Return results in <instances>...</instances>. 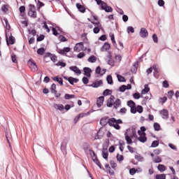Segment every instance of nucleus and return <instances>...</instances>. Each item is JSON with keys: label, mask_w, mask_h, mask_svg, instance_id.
Segmentation results:
<instances>
[{"label": "nucleus", "mask_w": 179, "mask_h": 179, "mask_svg": "<svg viewBox=\"0 0 179 179\" xmlns=\"http://www.w3.org/2000/svg\"><path fill=\"white\" fill-rule=\"evenodd\" d=\"M155 179H166V176L164 174H158L155 176Z\"/></svg>", "instance_id": "45"}, {"label": "nucleus", "mask_w": 179, "mask_h": 179, "mask_svg": "<svg viewBox=\"0 0 179 179\" xmlns=\"http://www.w3.org/2000/svg\"><path fill=\"white\" fill-rule=\"evenodd\" d=\"M44 52H45V49L44 48H41L37 50V54H38V55H44Z\"/></svg>", "instance_id": "32"}, {"label": "nucleus", "mask_w": 179, "mask_h": 179, "mask_svg": "<svg viewBox=\"0 0 179 179\" xmlns=\"http://www.w3.org/2000/svg\"><path fill=\"white\" fill-rule=\"evenodd\" d=\"M71 52V48L66 47L64 48L63 49L59 50L58 52L59 54H61V55H64V54H66V52Z\"/></svg>", "instance_id": "16"}, {"label": "nucleus", "mask_w": 179, "mask_h": 179, "mask_svg": "<svg viewBox=\"0 0 179 179\" xmlns=\"http://www.w3.org/2000/svg\"><path fill=\"white\" fill-rule=\"evenodd\" d=\"M124 136H125V140H126L127 145L132 144L133 138L130 136H129L128 133H124Z\"/></svg>", "instance_id": "23"}, {"label": "nucleus", "mask_w": 179, "mask_h": 179, "mask_svg": "<svg viewBox=\"0 0 179 179\" xmlns=\"http://www.w3.org/2000/svg\"><path fill=\"white\" fill-rule=\"evenodd\" d=\"M107 62H108V65H110V66H114V65H115V62L113 59V58L108 59Z\"/></svg>", "instance_id": "47"}, {"label": "nucleus", "mask_w": 179, "mask_h": 179, "mask_svg": "<svg viewBox=\"0 0 179 179\" xmlns=\"http://www.w3.org/2000/svg\"><path fill=\"white\" fill-rule=\"evenodd\" d=\"M82 80L84 85H87V83H89V78H87V77H83Z\"/></svg>", "instance_id": "56"}, {"label": "nucleus", "mask_w": 179, "mask_h": 179, "mask_svg": "<svg viewBox=\"0 0 179 179\" xmlns=\"http://www.w3.org/2000/svg\"><path fill=\"white\" fill-rule=\"evenodd\" d=\"M84 49V45L83 42H80L78 43H76L74 47V51H76L77 52H80V51H83Z\"/></svg>", "instance_id": "5"}, {"label": "nucleus", "mask_w": 179, "mask_h": 179, "mask_svg": "<svg viewBox=\"0 0 179 179\" xmlns=\"http://www.w3.org/2000/svg\"><path fill=\"white\" fill-rule=\"evenodd\" d=\"M105 168L106 169V171L110 175L114 176V170L111 169V167H110V165L106 164Z\"/></svg>", "instance_id": "25"}, {"label": "nucleus", "mask_w": 179, "mask_h": 179, "mask_svg": "<svg viewBox=\"0 0 179 179\" xmlns=\"http://www.w3.org/2000/svg\"><path fill=\"white\" fill-rule=\"evenodd\" d=\"M163 87L167 88L169 87V81L167 80H164L162 83Z\"/></svg>", "instance_id": "61"}, {"label": "nucleus", "mask_w": 179, "mask_h": 179, "mask_svg": "<svg viewBox=\"0 0 179 179\" xmlns=\"http://www.w3.org/2000/svg\"><path fill=\"white\" fill-rule=\"evenodd\" d=\"M169 148H171V149H172V150H175L176 152H177V146H176L174 144L169 143Z\"/></svg>", "instance_id": "54"}, {"label": "nucleus", "mask_w": 179, "mask_h": 179, "mask_svg": "<svg viewBox=\"0 0 179 179\" xmlns=\"http://www.w3.org/2000/svg\"><path fill=\"white\" fill-rule=\"evenodd\" d=\"M113 108H115L117 110V108H120L121 107V99H117L115 101H113Z\"/></svg>", "instance_id": "15"}, {"label": "nucleus", "mask_w": 179, "mask_h": 179, "mask_svg": "<svg viewBox=\"0 0 179 179\" xmlns=\"http://www.w3.org/2000/svg\"><path fill=\"white\" fill-rule=\"evenodd\" d=\"M101 4L102 9L105 10V12H113V8H111V6H108L106 3L101 1Z\"/></svg>", "instance_id": "7"}, {"label": "nucleus", "mask_w": 179, "mask_h": 179, "mask_svg": "<svg viewBox=\"0 0 179 179\" xmlns=\"http://www.w3.org/2000/svg\"><path fill=\"white\" fill-rule=\"evenodd\" d=\"M66 100H70V99H75V94H66L64 96Z\"/></svg>", "instance_id": "34"}, {"label": "nucleus", "mask_w": 179, "mask_h": 179, "mask_svg": "<svg viewBox=\"0 0 179 179\" xmlns=\"http://www.w3.org/2000/svg\"><path fill=\"white\" fill-rule=\"evenodd\" d=\"M103 103H104V96H100L96 100V106L100 108L103 106Z\"/></svg>", "instance_id": "17"}, {"label": "nucleus", "mask_w": 179, "mask_h": 179, "mask_svg": "<svg viewBox=\"0 0 179 179\" xmlns=\"http://www.w3.org/2000/svg\"><path fill=\"white\" fill-rule=\"evenodd\" d=\"M29 66L34 72H36L38 69L37 64L31 59L29 61Z\"/></svg>", "instance_id": "6"}, {"label": "nucleus", "mask_w": 179, "mask_h": 179, "mask_svg": "<svg viewBox=\"0 0 179 179\" xmlns=\"http://www.w3.org/2000/svg\"><path fill=\"white\" fill-rule=\"evenodd\" d=\"M83 71H84V75L87 78H90V76H92V69L89 67H85L83 69Z\"/></svg>", "instance_id": "14"}, {"label": "nucleus", "mask_w": 179, "mask_h": 179, "mask_svg": "<svg viewBox=\"0 0 179 179\" xmlns=\"http://www.w3.org/2000/svg\"><path fill=\"white\" fill-rule=\"evenodd\" d=\"M158 5L159 6H164V1L163 0H159Z\"/></svg>", "instance_id": "64"}, {"label": "nucleus", "mask_w": 179, "mask_h": 179, "mask_svg": "<svg viewBox=\"0 0 179 179\" xmlns=\"http://www.w3.org/2000/svg\"><path fill=\"white\" fill-rule=\"evenodd\" d=\"M11 59L14 64L17 62V59H16V55H11Z\"/></svg>", "instance_id": "60"}, {"label": "nucleus", "mask_w": 179, "mask_h": 179, "mask_svg": "<svg viewBox=\"0 0 179 179\" xmlns=\"http://www.w3.org/2000/svg\"><path fill=\"white\" fill-rule=\"evenodd\" d=\"M29 16L36 19L37 17V12L36 11V6L33 4L29 5V10L28 12Z\"/></svg>", "instance_id": "2"}, {"label": "nucleus", "mask_w": 179, "mask_h": 179, "mask_svg": "<svg viewBox=\"0 0 179 179\" xmlns=\"http://www.w3.org/2000/svg\"><path fill=\"white\" fill-rule=\"evenodd\" d=\"M76 8L81 13H85V12H86V8L79 3H76Z\"/></svg>", "instance_id": "19"}, {"label": "nucleus", "mask_w": 179, "mask_h": 179, "mask_svg": "<svg viewBox=\"0 0 179 179\" xmlns=\"http://www.w3.org/2000/svg\"><path fill=\"white\" fill-rule=\"evenodd\" d=\"M101 27V25H99V27H94V28L93 29L94 34H99V33H100Z\"/></svg>", "instance_id": "30"}, {"label": "nucleus", "mask_w": 179, "mask_h": 179, "mask_svg": "<svg viewBox=\"0 0 179 179\" xmlns=\"http://www.w3.org/2000/svg\"><path fill=\"white\" fill-rule=\"evenodd\" d=\"M110 37L111 38V41H112L113 44L115 47V45H117V43L115 42V37L114 36V34H110Z\"/></svg>", "instance_id": "39"}, {"label": "nucleus", "mask_w": 179, "mask_h": 179, "mask_svg": "<svg viewBox=\"0 0 179 179\" xmlns=\"http://www.w3.org/2000/svg\"><path fill=\"white\" fill-rule=\"evenodd\" d=\"M155 131H160V124L157 122L154 123Z\"/></svg>", "instance_id": "42"}, {"label": "nucleus", "mask_w": 179, "mask_h": 179, "mask_svg": "<svg viewBox=\"0 0 179 179\" xmlns=\"http://www.w3.org/2000/svg\"><path fill=\"white\" fill-rule=\"evenodd\" d=\"M88 62H90L91 64H94V62H96V61H97V57H96V56L94 55H92L91 57H90L87 59Z\"/></svg>", "instance_id": "26"}, {"label": "nucleus", "mask_w": 179, "mask_h": 179, "mask_svg": "<svg viewBox=\"0 0 179 179\" xmlns=\"http://www.w3.org/2000/svg\"><path fill=\"white\" fill-rule=\"evenodd\" d=\"M115 99V97L114 96V95L110 96V97L107 101V107H109V108L113 107V106L114 104Z\"/></svg>", "instance_id": "12"}, {"label": "nucleus", "mask_w": 179, "mask_h": 179, "mask_svg": "<svg viewBox=\"0 0 179 179\" xmlns=\"http://www.w3.org/2000/svg\"><path fill=\"white\" fill-rule=\"evenodd\" d=\"M127 90V85H123L120 87L119 91L121 92L122 93H124Z\"/></svg>", "instance_id": "43"}, {"label": "nucleus", "mask_w": 179, "mask_h": 179, "mask_svg": "<svg viewBox=\"0 0 179 179\" xmlns=\"http://www.w3.org/2000/svg\"><path fill=\"white\" fill-rule=\"evenodd\" d=\"M6 41L7 43V45L9 46V44H10L11 45H13V44H15V37L12 36V34H10V36L8 38V33L6 31Z\"/></svg>", "instance_id": "4"}, {"label": "nucleus", "mask_w": 179, "mask_h": 179, "mask_svg": "<svg viewBox=\"0 0 179 179\" xmlns=\"http://www.w3.org/2000/svg\"><path fill=\"white\" fill-rule=\"evenodd\" d=\"M159 146V142L157 141H152L150 148H157Z\"/></svg>", "instance_id": "46"}, {"label": "nucleus", "mask_w": 179, "mask_h": 179, "mask_svg": "<svg viewBox=\"0 0 179 179\" xmlns=\"http://www.w3.org/2000/svg\"><path fill=\"white\" fill-rule=\"evenodd\" d=\"M79 79L75 78L73 77H69V83L70 85H73V83H78Z\"/></svg>", "instance_id": "27"}, {"label": "nucleus", "mask_w": 179, "mask_h": 179, "mask_svg": "<svg viewBox=\"0 0 179 179\" xmlns=\"http://www.w3.org/2000/svg\"><path fill=\"white\" fill-rule=\"evenodd\" d=\"M110 48H111V45H110V43H108V42H106L104 45L102 46V48H101V50L102 52L107 51L108 50H110Z\"/></svg>", "instance_id": "24"}, {"label": "nucleus", "mask_w": 179, "mask_h": 179, "mask_svg": "<svg viewBox=\"0 0 179 179\" xmlns=\"http://www.w3.org/2000/svg\"><path fill=\"white\" fill-rule=\"evenodd\" d=\"M154 163H162V158L160 157H157L153 159Z\"/></svg>", "instance_id": "51"}, {"label": "nucleus", "mask_w": 179, "mask_h": 179, "mask_svg": "<svg viewBox=\"0 0 179 179\" xmlns=\"http://www.w3.org/2000/svg\"><path fill=\"white\" fill-rule=\"evenodd\" d=\"M95 72H96V73L97 75H99V76H103V75H104V73H106V70L105 69H101V67L98 66V67L96 69Z\"/></svg>", "instance_id": "13"}, {"label": "nucleus", "mask_w": 179, "mask_h": 179, "mask_svg": "<svg viewBox=\"0 0 179 179\" xmlns=\"http://www.w3.org/2000/svg\"><path fill=\"white\" fill-rule=\"evenodd\" d=\"M44 35H41L40 36H38L36 41H43V40H44Z\"/></svg>", "instance_id": "63"}, {"label": "nucleus", "mask_w": 179, "mask_h": 179, "mask_svg": "<svg viewBox=\"0 0 179 179\" xmlns=\"http://www.w3.org/2000/svg\"><path fill=\"white\" fill-rule=\"evenodd\" d=\"M103 96H110V94H111V90L107 89L103 91Z\"/></svg>", "instance_id": "52"}, {"label": "nucleus", "mask_w": 179, "mask_h": 179, "mask_svg": "<svg viewBox=\"0 0 179 179\" xmlns=\"http://www.w3.org/2000/svg\"><path fill=\"white\" fill-rule=\"evenodd\" d=\"M126 134L133 139L134 138H138V134H136V129L135 128L127 129Z\"/></svg>", "instance_id": "3"}, {"label": "nucleus", "mask_w": 179, "mask_h": 179, "mask_svg": "<svg viewBox=\"0 0 179 179\" xmlns=\"http://www.w3.org/2000/svg\"><path fill=\"white\" fill-rule=\"evenodd\" d=\"M117 160L118 162H122V160H124V156L117 154Z\"/></svg>", "instance_id": "57"}, {"label": "nucleus", "mask_w": 179, "mask_h": 179, "mask_svg": "<svg viewBox=\"0 0 179 179\" xmlns=\"http://www.w3.org/2000/svg\"><path fill=\"white\" fill-rule=\"evenodd\" d=\"M117 79L119 82H125V78H124L122 76L117 75Z\"/></svg>", "instance_id": "58"}, {"label": "nucleus", "mask_w": 179, "mask_h": 179, "mask_svg": "<svg viewBox=\"0 0 179 179\" xmlns=\"http://www.w3.org/2000/svg\"><path fill=\"white\" fill-rule=\"evenodd\" d=\"M1 10L2 12H3L4 13H6L9 9L8 8V6L6 5H3L2 7H1Z\"/></svg>", "instance_id": "50"}, {"label": "nucleus", "mask_w": 179, "mask_h": 179, "mask_svg": "<svg viewBox=\"0 0 179 179\" xmlns=\"http://www.w3.org/2000/svg\"><path fill=\"white\" fill-rule=\"evenodd\" d=\"M103 85V80H100L99 81H95L92 84L89 85L88 86L90 87H94V88H97L100 87Z\"/></svg>", "instance_id": "9"}, {"label": "nucleus", "mask_w": 179, "mask_h": 179, "mask_svg": "<svg viewBox=\"0 0 179 179\" xmlns=\"http://www.w3.org/2000/svg\"><path fill=\"white\" fill-rule=\"evenodd\" d=\"M127 31L128 34L135 33V29L132 27H128L127 29Z\"/></svg>", "instance_id": "48"}, {"label": "nucleus", "mask_w": 179, "mask_h": 179, "mask_svg": "<svg viewBox=\"0 0 179 179\" xmlns=\"http://www.w3.org/2000/svg\"><path fill=\"white\" fill-rule=\"evenodd\" d=\"M70 71H72L73 72H75V73H77L78 75H80V73H82V72L80 71V69H79V68H78V66H71L69 67Z\"/></svg>", "instance_id": "20"}, {"label": "nucleus", "mask_w": 179, "mask_h": 179, "mask_svg": "<svg viewBox=\"0 0 179 179\" xmlns=\"http://www.w3.org/2000/svg\"><path fill=\"white\" fill-rule=\"evenodd\" d=\"M91 157L92 159L93 160V162L97 160V155H96V152H94V151L92 150V153H91Z\"/></svg>", "instance_id": "38"}, {"label": "nucleus", "mask_w": 179, "mask_h": 179, "mask_svg": "<svg viewBox=\"0 0 179 179\" xmlns=\"http://www.w3.org/2000/svg\"><path fill=\"white\" fill-rule=\"evenodd\" d=\"M106 80L108 85H113L114 83L113 81V77L111 76H108Z\"/></svg>", "instance_id": "35"}, {"label": "nucleus", "mask_w": 179, "mask_h": 179, "mask_svg": "<svg viewBox=\"0 0 179 179\" xmlns=\"http://www.w3.org/2000/svg\"><path fill=\"white\" fill-rule=\"evenodd\" d=\"M136 113H139V114L143 113V107L142 106H137L136 107Z\"/></svg>", "instance_id": "37"}, {"label": "nucleus", "mask_w": 179, "mask_h": 179, "mask_svg": "<svg viewBox=\"0 0 179 179\" xmlns=\"http://www.w3.org/2000/svg\"><path fill=\"white\" fill-rule=\"evenodd\" d=\"M68 145V139L64 138L61 144V150L63 153H65L66 152V145Z\"/></svg>", "instance_id": "8"}, {"label": "nucleus", "mask_w": 179, "mask_h": 179, "mask_svg": "<svg viewBox=\"0 0 179 179\" xmlns=\"http://www.w3.org/2000/svg\"><path fill=\"white\" fill-rule=\"evenodd\" d=\"M138 141L141 142V143H145L148 141V138L146 137V133L143 132V135L138 138Z\"/></svg>", "instance_id": "18"}, {"label": "nucleus", "mask_w": 179, "mask_h": 179, "mask_svg": "<svg viewBox=\"0 0 179 179\" xmlns=\"http://www.w3.org/2000/svg\"><path fill=\"white\" fill-rule=\"evenodd\" d=\"M58 39L59 40L60 43H65V41H68L66 40V38L64 36V35H59Z\"/></svg>", "instance_id": "36"}, {"label": "nucleus", "mask_w": 179, "mask_h": 179, "mask_svg": "<svg viewBox=\"0 0 179 179\" xmlns=\"http://www.w3.org/2000/svg\"><path fill=\"white\" fill-rule=\"evenodd\" d=\"M110 166L112 169H115V167H117V164L114 161H110Z\"/></svg>", "instance_id": "62"}, {"label": "nucleus", "mask_w": 179, "mask_h": 179, "mask_svg": "<svg viewBox=\"0 0 179 179\" xmlns=\"http://www.w3.org/2000/svg\"><path fill=\"white\" fill-rule=\"evenodd\" d=\"M140 36L143 38L148 37V36H149V32H148V29L145 28H141L140 30Z\"/></svg>", "instance_id": "10"}, {"label": "nucleus", "mask_w": 179, "mask_h": 179, "mask_svg": "<svg viewBox=\"0 0 179 179\" xmlns=\"http://www.w3.org/2000/svg\"><path fill=\"white\" fill-rule=\"evenodd\" d=\"M159 114L162 115V118L164 120H169V110H167L166 109H163L162 110H161L159 112Z\"/></svg>", "instance_id": "11"}, {"label": "nucleus", "mask_w": 179, "mask_h": 179, "mask_svg": "<svg viewBox=\"0 0 179 179\" xmlns=\"http://www.w3.org/2000/svg\"><path fill=\"white\" fill-rule=\"evenodd\" d=\"M3 20L6 23V29L7 30H9V29H10V24H9V21H8V19L6 18H4Z\"/></svg>", "instance_id": "40"}, {"label": "nucleus", "mask_w": 179, "mask_h": 179, "mask_svg": "<svg viewBox=\"0 0 179 179\" xmlns=\"http://www.w3.org/2000/svg\"><path fill=\"white\" fill-rule=\"evenodd\" d=\"M133 97L136 100H139V99H141V97H142V96H141V94L139 93H134L133 94Z\"/></svg>", "instance_id": "49"}, {"label": "nucleus", "mask_w": 179, "mask_h": 179, "mask_svg": "<svg viewBox=\"0 0 179 179\" xmlns=\"http://www.w3.org/2000/svg\"><path fill=\"white\" fill-rule=\"evenodd\" d=\"M110 125V127H113L115 129L120 130L121 129V127L119 124H122V120L121 119L116 120L114 117L108 119V117H105L101 119L100 124L102 127H106V125Z\"/></svg>", "instance_id": "1"}, {"label": "nucleus", "mask_w": 179, "mask_h": 179, "mask_svg": "<svg viewBox=\"0 0 179 179\" xmlns=\"http://www.w3.org/2000/svg\"><path fill=\"white\" fill-rule=\"evenodd\" d=\"M102 156H103V159L107 160V159H108V151H103L102 152Z\"/></svg>", "instance_id": "44"}, {"label": "nucleus", "mask_w": 179, "mask_h": 179, "mask_svg": "<svg viewBox=\"0 0 179 179\" xmlns=\"http://www.w3.org/2000/svg\"><path fill=\"white\" fill-rule=\"evenodd\" d=\"M52 80L55 82H58L60 84V86H64V80L61 77H52Z\"/></svg>", "instance_id": "21"}, {"label": "nucleus", "mask_w": 179, "mask_h": 179, "mask_svg": "<svg viewBox=\"0 0 179 179\" xmlns=\"http://www.w3.org/2000/svg\"><path fill=\"white\" fill-rule=\"evenodd\" d=\"M136 160H138V162H143V157H141V155H135Z\"/></svg>", "instance_id": "55"}, {"label": "nucleus", "mask_w": 179, "mask_h": 179, "mask_svg": "<svg viewBox=\"0 0 179 179\" xmlns=\"http://www.w3.org/2000/svg\"><path fill=\"white\" fill-rule=\"evenodd\" d=\"M127 106L128 107H130V108L132 107H136V104L132 100L127 101Z\"/></svg>", "instance_id": "33"}, {"label": "nucleus", "mask_w": 179, "mask_h": 179, "mask_svg": "<svg viewBox=\"0 0 179 179\" xmlns=\"http://www.w3.org/2000/svg\"><path fill=\"white\" fill-rule=\"evenodd\" d=\"M150 90V88H149V85H145V88L141 91V94H146L147 93H149Z\"/></svg>", "instance_id": "28"}, {"label": "nucleus", "mask_w": 179, "mask_h": 179, "mask_svg": "<svg viewBox=\"0 0 179 179\" xmlns=\"http://www.w3.org/2000/svg\"><path fill=\"white\" fill-rule=\"evenodd\" d=\"M173 96H174V91L171 90V91L168 92L169 99H171V97H173Z\"/></svg>", "instance_id": "59"}, {"label": "nucleus", "mask_w": 179, "mask_h": 179, "mask_svg": "<svg viewBox=\"0 0 179 179\" xmlns=\"http://www.w3.org/2000/svg\"><path fill=\"white\" fill-rule=\"evenodd\" d=\"M56 89H57V85L55 84H52L50 87L51 92L53 93L54 94H57Z\"/></svg>", "instance_id": "31"}, {"label": "nucleus", "mask_w": 179, "mask_h": 179, "mask_svg": "<svg viewBox=\"0 0 179 179\" xmlns=\"http://www.w3.org/2000/svg\"><path fill=\"white\" fill-rule=\"evenodd\" d=\"M57 66H62V68H65L66 66V64L62 62H59L57 64H56Z\"/></svg>", "instance_id": "53"}, {"label": "nucleus", "mask_w": 179, "mask_h": 179, "mask_svg": "<svg viewBox=\"0 0 179 179\" xmlns=\"http://www.w3.org/2000/svg\"><path fill=\"white\" fill-rule=\"evenodd\" d=\"M136 171H138V170L135 169V168L130 169L129 174L131 176H135V174H136Z\"/></svg>", "instance_id": "41"}, {"label": "nucleus", "mask_w": 179, "mask_h": 179, "mask_svg": "<svg viewBox=\"0 0 179 179\" xmlns=\"http://www.w3.org/2000/svg\"><path fill=\"white\" fill-rule=\"evenodd\" d=\"M53 107L55 108V110H59V111H64V110H65V107H64V105L62 104L55 103Z\"/></svg>", "instance_id": "22"}, {"label": "nucleus", "mask_w": 179, "mask_h": 179, "mask_svg": "<svg viewBox=\"0 0 179 179\" xmlns=\"http://www.w3.org/2000/svg\"><path fill=\"white\" fill-rule=\"evenodd\" d=\"M157 169L159 170V171H161V173H163L166 171V166L163 164H159L157 166Z\"/></svg>", "instance_id": "29"}]
</instances>
